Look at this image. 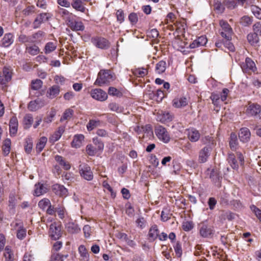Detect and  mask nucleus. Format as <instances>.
Masks as SVG:
<instances>
[{
    "mask_svg": "<svg viewBox=\"0 0 261 261\" xmlns=\"http://www.w3.org/2000/svg\"><path fill=\"white\" fill-rule=\"evenodd\" d=\"M56 211L60 218L63 219L65 217L66 210L64 207L59 206L56 208Z\"/></svg>",
    "mask_w": 261,
    "mask_h": 261,
    "instance_id": "60",
    "label": "nucleus"
},
{
    "mask_svg": "<svg viewBox=\"0 0 261 261\" xmlns=\"http://www.w3.org/2000/svg\"><path fill=\"white\" fill-rule=\"evenodd\" d=\"M113 80V76L110 70H101L94 83L95 85L101 86L103 84H107Z\"/></svg>",
    "mask_w": 261,
    "mask_h": 261,
    "instance_id": "1",
    "label": "nucleus"
},
{
    "mask_svg": "<svg viewBox=\"0 0 261 261\" xmlns=\"http://www.w3.org/2000/svg\"><path fill=\"white\" fill-rule=\"evenodd\" d=\"M84 138V136L82 134L75 135L73 137V139L71 143V146L75 148H80L82 145Z\"/></svg>",
    "mask_w": 261,
    "mask_h": 261,
    "instance_id": "27",
    "label": "nucleus"
},
{
    "mask_svg": "<svg viewBox=\"0 0 261 261\" xmlns=\"http://www.w3.org/2000/svg\"><path fill=\"white\" fill-rule=\"evenodd\" d=\"M66 25L73 31H83L85 29V26L81 21L77 20L72 17L68 20Z\"/></svg>",
    "mask_w": 261,
    "mask_h": 261,
    "instance_id": "9",
    "label": "nucleus"
},
{
    "mask_svg": "<svg viewBox=\"0 0 261 261\" xmlns=\"http://www.w3.org/2000/svg\"><path fill=\"white\" fill-rule=\"evenodd\" d=\"M133 74L139 77H143L147 74V70L144 68H137L133 70Z\"/></svg>",
    "mask_w": 261,
    "mask_h": 261,
    "instance_id": "46",
    "label": "nucleus"
},
{
    "mask_svg": "<svg viewBox=\"0 0 261 261\" xmlns=\"http://www.w3.org/2000/svg\"><path fill=\"white\" fill-rule=\"evenodd\" d=\"M28 108L30 111L32 112L36 111L39 109L38 106L37 105V103L35 100L31 101L28 105Z\"/></svg>",
    "mask_w": 261,
    "mask_h": 261,
    "instance_id": "63",
    "label": "nucleus"
},
{
    "mask_svg": "<svg viewBox=\"0 0 261 261\" xmlns=\"http://www.w3.org/2000/svg\"><path fill=\"white\" fill-rule=\"evenodd\" d=\"M18 40L20 42L22 43H27V42L32 43V40H31V36H28L23 34H21L19 36Z\"/></svg>",
    "mask_w": 261,
    "mask_h": 261,
    "instance_id": "57",
    "label": "nucleus"
},
{
    "mask_svg": "<svg viewBox=\"0 0 261 261\" xmlns=\"http://www.w3.org/2000/svg\"><path fill=\"white\" fill-rule=\"evenodd\" d=\"M3 76L5 77V80L0 79V84L5 85L7 82H8L11 80L12 72V70L7 67H4L3 69Z\"/></svg>",
    "mask_w": 261,
    "mask_h": 261,
    "instance_id": "26",
    "label": "nucleus"
},
{
    "mask_svg": "<svg viewBox=\"0 0 261 261\" xmlns=\"http://www.w3.org/2000/svg\"><path fill=\"white\" fill-rule=\"evenodd\" d=\"M187 98L185 97L175 98L173 101V106L177 108H180L186 106L188 105Z\"/></svg>",
    "mask_w": 261,
    "mask_h": 261,
    "instance_id": "29",
    "label": "nucleus"
},
{
    "mask_svg": "<svg viewBox=\"0 0 261 261\" xmlns=\"http://www.w3.org/2000/svg\"><path fill=\"white\" fill-rule=\"evenodd\" d=\"M33 122V117L32 115L30 114H26L23 120V123L24 125V128L25 129H28L29 128Z\"/></svg>",
    "mask_w": 261,
    "mask_h": 261,
    "instance_id": "34",
    "label": "nucleus"
},
{
    "mask_svg": "<svg viewBox=\"0 0 261 261\" xmlns=\"http://www.w3.org/2000/svg\"><path fill=\"white\" fill-rule=\"evenodd\" d=\"M79 171L81 176L87 180H92L93 174L91 168L87 165H80Z\"/></svg>",
    "mask_w": 261,
    "mask_h": 261,
    "instance_id": "10",
    "label": "nucleus"
},
{
    "mask_svg": "<svg viewBox=\"0 0 261 261\" xmlns=\"http://www.w3.org/2000/svg\"><path fill=\"white\" fill-rule=\"evenodd\" d=\"M212 151L210 146H205L201 149L199 152V161L200 163H205L207 161Z\"/></svg>",
    "mask_w": 261,
    "mask_h": 261,
    "instance_id": "14",
    "label": "nucleus"
},
{
    "mask_svg": "<svg viewBox=\"0 0 261 261\" xmlns=\"http://www.w3.org/2000/svg\"><path fill=\"white\" fill-rule=\"evenodd\" d=\"M62 236L60 225L54 222L50 224L49 230V236L54 240H58Z\"/></svg>",
    "mask_w": 261,
    "mask_h": 261,
    "instance_id": "7",
    "label": "nucleus"
},
{
    "mask_svg": "<svg viewBox=\"0 0 261 261\" xmlns=\"http://www.w3.org/2000/svg\"><path fill=\"white\" fill-rule=\"evenodd\" d=\"M90 95L93 98L100 101H103L108 98L106 92L101 89L96 88L92 90Z\"/></svg>",
    "mask_w": 261,
    "mask_h": 261,
    "instance_id": "11",
    "label": "nucleus"
},
{
    "mask_svg": "<svg viewBox=\"0 0 261 261\" xmlns=\"http://www.w3.org/2000/svg\"><path fill=\"white\" fill-rule=\"evenodd\" d=\"M51 16L52 15L49 13H40L34 21V28H38L42 23L48 21Z\"/></svg>",
    "mask_w": 261,
    "mask_h": 261,
    "instance_id": "12",
    "label": "nucleus"
},
{
    "mask_svg": "<svg viewBox=\"0 0 261 261\" xmlns=\"http://www.w3.org/2000/svg\"><path fill=\"white\" fill-rule=\"evenodd\" d=\"M116 15L117 21L120 23H122L124 21V14L122 10H118L116 12Z\"/></svg>",
    "mask_w": 261,
    "mask_h": 261,
    "instance_id": "59",
    "label": "nucleus"
},
{
    "mask_svg": "<svg viewBox=\"0 0 261 261\" xmlns=\"http://www.w3.org/2000/svg\"><path fill=\"white\" fill-rule=\"evenodd\" d=\"M5 257V261H14V254L11 249L8 247H6L4 253Z\"/></svg>",
    "mask_w": 261,
    "mask_h": 261,
    "instance_id": "44",
    "label": "nucleus"
},
{
    "mask_svg": "<svg viewBox=\"0 0 261 261\" xmlns=\"http://www.w3.org/2000/svg\"><path fill=\"white\" fill-rule=\"evenodd\" d=\"M18 120L16 117H13L10 119L9 122V131L11 136H14L17 132Z\"/></svg>",
    "mask_w": 261,
    "mask_h": 261,
    "instance_id": "20",
    "label": "nucleus"
},
{
    "mask_svg": "<svg viewBox=\"0 0 261 261\" xmlns=\"http://www.w3.org/2000/svg\"><path fill=\"white\" fill-rule=\"evenodd\" d=\"M154 92L155 100L157 102H160L164 97V94L161 90H158Z\"/></svg>",
    "mask_w": 261,
    "mask_h": 261,
    "instance_id": "58",
    "label": "nucleus"
},
{
    "mask_svg": "<svg viewBox=\"0 0 261 261\" xmlns=\"http://www.w3.org/2000/svg\"><path fill=\"white\" fill-rule=\"evenodd\" d=\"M68 256V254L63 255L60 253H54L51 255V258L53 261H63Z\"/></svg>",
    "mask_w": 261,
    "mask_h": 261,
    "instance_id": "52",
    "label": "nucleus"
},
{
    "mask_svg": "<svg viewBox=\"0 0 261 261\" xmlns=\"http://www.w3.org/2000/svg\"><path fill=\"white\" fill-rule=\"evenodd\" d=\"M79 251L82 257L81 260L87 261L89 258V254L87 250L84 245H80L79 247Z\"/></svg>",
    "mask_w": 261,
    "mask_h": 261,
    "instance_id": "41",
    "label": "nucleus"
},
{
    "mask_svg": "<svg viewBox=\"0 0 261 261\" xmlns=\"http://www.w3.org/2000/svg\"><path fill=\"white\" fill-rule=\"evenodd\" d=\"M166 69V63L164 61H160L155 66V71L159 74L163 73Z\"/></svg>",
    "mask_w": 261,
    "mask_h": 261,
    "instance_id": "43",
    "label": "nucleus"
},
{
    "mask_svg": "<svg viewBox=\"0 0 261 261\" xmlns=\"http://www.w3.org/2000/svg\"><path fill=\"white\" fill-rule=\"evenodd\" d=\"M12 226L14 229L18 228L16 236L17 238L20 240L23 239L27 234V229L23 227L21 223L16 222L15 224H11Z\"/></svg>",
    "mask_w": 261,
    "mask_h": 261,
    "instance_id": "16",
    "label": "nucleus"
},
{
    "mask_svg": "<svg viewBox=\"0 0 261 261\" xmlns=\"http://www.w3.org/2000/svg\"><path fill=\"white\" fill-rule=\"evenodd\" d=\"M14 42V36L11 33L5 34L1 40V46L4 47L10 46Z\"/></svg>",
    "mask_w": 261,
    "mask_h": 261,
    "instance_id": "18",
    "label": "nucleus"
},
{
    "mask_svg": "<svg viewBox=\"0 0 261 261\" xmlns=\"http://www.w3.org/2000/svg\"><path fill=\"white\" fill-rule=\"evenodd\" d=\"M11 142L10 139H6L3 142V151L5 155H7L10 151Z\"/></svg>",
    "mask_w": 261,
    "mask_h": 261,
    "instance_id": "38",
    "label": "nucleus"
},
{
    "mask_svg": "<svg viewBox=\"0 0 261 261\" xmlns=\"http://www.w3.org/2000/svg\"><path fill=\"white\" fill-rule=\"evenodd\" d=\"M252 22V19L247 16L242 17L240 20V23L244 26H248Z\"/></svg>",
    "mask_w": 261,
    "mask_h": 261,
    "instance_id": "56",
    "label": "nucleus"
},
{
    "mask_svg": "<svg viewBox=\"0 0 261 261\" xmlns=\"http://www.w3.org/2000/svg\"><path fill=\"white\" fill-rule=\"evenodd\" d=\"M100 124L99 120H90L87 125V128L89 131L93 130Z\"/></svg>",
    "mask_w": 261,
    "mask_h": 261,
    "instance_id": "48",
    "label": "nucleus"
},
{
    "mask_svg": "<svg viewBox=\"0 0 261 261\" xmlns=\"http://www.w3.org/2000/svg\"><path fill=\"white\" fill-rule=\"evenodd\" d=\"M57 45L55 43L52 42H49L47 43L45 46V53L47 54H49L56 49Z\"/></svg>",
    "mask_w": 261,
    "mask_h": 261,
    "instance_id": "49",
    "label": "nucleus"
},
{
    "mask_svg": "<svg viewBox=\"0 0 261 261\" xmlns=\"http://www.w3.org/2000/svg\"><path fill=\"white\" fill-rule=\"evenodd\" d=\"M136 131L144 133L149 136H151L153 134L152 129L150 125H146L141 127L138 126L136 129Z\"/></svg>",
    "mask_w": 261,
    "mask_h": 261,
    "instance_id": "40",
    "label": "nucleus"
},
{
    "mask_svg": "<svg viewBox=\"0 0 261 261\" xmlns=\"http://www.w3.org/2000/svg\"><path fill=\"white\" fill-rule=\"evenodd\" d=\"M73 110L71 109H66L63 113L62 116L60 118V122H62L65 120L70 119L73 115Z\"/></svg>",
    "mask_w": 261,
    "mask_h": 261,
    "instance_id": "39",
    "label": "nucleus"
},
{
    "mask_svg": "<svg viewBox=\"0 0 261 261\" xmlns=\"http://www.w3.org/2000/svg\"><path fill=\"white\" fill-rule=\"evenodd\" d=\"M200 235L204 238L211 237L214 233V230L211 226L203 225L199 230Z\"/></svg>",
    "mask_w": 261,
    "mask_h": 261,
    "instance_id": "19",
    "label": "nucleus"
},
{
    "mask_svg": "<svg viewBox=\"0 0 261 261\" xmlns=\"http://www.w3.org/2000/svg\"><path fill=\"white\" fill-rule=\"evenodd\" d=\"M53 192L60 196H66L67 195V190L62 185L55 184L53 186Z\"/></svg>",
    "mask_w": 261,
    "mask_h": 261,
    "instance_id": "22",
    "label": "nucleus"
},
{
    "mask_svg": "<svg viewBox=\"0 0 261 261\" xmlns=\"http://www.w3.org/2000/svg\"><path fill=\"white\" fill-rule=\"evenodd\" d=\"M50 204H51V203L47 198H43L38 203L39 207L43 210L47 208L48 206H50Z\"/></svg>",
    "mask_w": 261,
    "mask_h": 261,
    "instance_id": "51",
    "label": "nucleus"
},
{
    "mask_svg": "<svg viewBox=\"0 0 261 261\" xmlns=\"http://www.w3.org/2000/svg\"><path fill=\"white\" fill-rule=\"evenodd\" d=\"M210 98L212 101V103L214 105L218 106L219 105V101L221 98L219 95L215 93H212Z\"/></svg>",
    "mask_w": 261,
    "mask_h": 261,
    "instance_id": "61",
    "label": "nucleus"
},
{
    "mask_svg": "<svg viewBox=\"0 0 261 261\" xmlns=\"http://www.w3.org/2000/svg\"><path fill=\"white\" fill-rule=\"evenodd\" d=\"M65 130V126H60L57 130L50 137L49 140L51 142L54 143L58 141L61 137Z\"/></svg>",
    "mask_w": 261,
    "mask_h": 261,
    "instance_id": "21",
    "label": "nucleus"
},
{
    "mask_svg": "<svg viewBox=\"0 0 261 261\" xmlns=\"http://www.w3.org/2000/svg\"><path fill=\"white\" fill-rule=\"evenodd\" d=\"M128 20L132 25H135L138 21V16L137 13H130L128 17Z\"/></svg>",
    "mask_w": 261,
    "mask_h": 261,
    "instance_id": "55",
    "label": "nucleus"
},
{
    "mask_svg": "<svg viewBox=\"0 0 261 261\" xmlns=\"http://www.w3.org/2000/svg\"><path fill=\"white\" fill-rule=\"evenodd\" d=\"M253 30L258 35L261 36V22L255 23L253 25Z\"/></svg>",
    "mask_w": 261,
    "mask_h": 261,
    "instance_id": "64",
    "label": "nucleus"
},
{
    "mask_svg": "<svg viewBox=\"0 0 261 261\" xmlns=\"http://www.w3.org/2000/svg\"><path fill=\"white\" fill-rule=\"evenodd\" d=\"M160 231L156 225H153L151 226L149 230L148 237L150 241H154L159 236Z\"/></svg>",
    "mask_w": 261,
    "mask_h": 261,
    "instance_id": "23",
    "label": "nucleus"
},
{
    "mask_svg": "<svg viewBox=\"0 0 261 261\" xmlns=\"http://www.w3.org/2000/svg\"><path fill=\"white\" fill-rule=\"evenodd\" d=\"M60 91V87L58 86L54 85L47 90L46 96L50 99H53L59 95Z\"/></svg>",
    "mask_w": 261,
    "mask_h": 261,
    "instance_id": "28",
    "label": "nucleus"
},
{
    "mask_svg": "<svg viewBox=\"0 0 261 261\" xmlns=\"http://www.w3.org/2000/svg\"><path fill=\"white\" fill-rule=\"evenodd\" d=\"M241 68L244 73L251 74L257 70V67L254 61L250 58H246L245 61L241 65Z\"/></svg>",
    "mask_w": 261,
    "mask_h": 261,
    "instance_id": "6",
    "label": "nucleus"
},
{
    "mask_svg": "<svg viewBox=\"0 0 261 261\" xmlns=\"http://www.w3.org/2000/svg\"><path fill=\"white\" fill-rule=\"evenodd\" d=\"M261 111L260 106L256 103H251L248 105L247 108L246 112V114L251 116H256L257 115L258 116L260 114V112Z\"/></svg>",
    "mask_w": 261,
    "mask_h": 261,
    "instance_id": "13",
    "label": "nucleus"
},
{
    "mask_svg": "<svg viewBox=\"0 0 261 261\" xmlns=\"http://www.w3.org/2000/svg\"><path fill=\"white\" fill-rule=\"evenodd\" d=\"M48 190L47 185L38 182L35 185L34 195L39 196L47 193Z\"/></svg>",
    "mask_w": 261,
    "mask_h": 261,
    "instance_id": "15",
    "label": "nucleus"
},
{
    "mask_svg": "<svg viewBox=\"0 0 261 261\" xmlns=\"http://www.w3.org/2000/svg\"><path fill=\"white\" fill-rule=\"evenodd\" d=\"M251 133L249 129L247 127H243L240 129L239 133V137L241 141L247 142L250 138Z\"/></svg>",
    "mask_w": 261,
    "mask_h": 261,
    "instance_id": "17",
    "label": "nucleus"
},
{
    "mask_svg": "<svg viewBox=\"0 0 261 261\" xmlns=\"http://www.w3.org/2000/svg\"><path fill=\"white\" fill-rule=\"evenodd\" d=\"M92 43L97 48L102 49H107L109 48L110 43L106 38L96 37L91 40Z\"/></svg>",
    "mask_w": 261,
    "mask_h": 261,
    "instance_id": "8",
    "label": "nucleus"
},
{
    "mask_svg": "<svg viewBox=\"0 0 261 261\" xmlns=\"http://www.w3.org/2000/svg\"><path fill=\"white\" fill-rule=\"evenodd\" d=\"M90 1L91 0H72L71 6L76 11L86 14L88 12L86 7V3Z\"/></svg>",
    "mask_w": 261,
    "mask_h": 261,
    "instance_id": "5",
    "label": "nucleus"
},
{
    "mask_svg": "<svg viewBox=\"0 0 261 261\" xmlns=\"http://www.w3.org/2000/svg\"><path fill=\"white\" fill-rule=\"evenodd\" d=\"M227 160L232 169L237 170L239 168V164L236 159V156L233 153H228Z\"/></svg>",
    "mask_w": 261,
    "mask_h": 261,
    "instance_id": "32",
    "label": "nucleus"
},
{
    "mask_svg": "<svg viewBox=\"0 0 261 261\" xmlns=\"http://www.w3.org/2000/svg\"><path fill=\"white\" fill-rule=\"evenodd\" d=\"M109 109L113 112H115L117 113H121L122 111V109L121 107H119L118 104L116 102H112L109 104Z\"/></svg>",
    "mask_w": 261,
    "mask_h": 261,
    "instance_id": "50",
    "label": "nucleus"
},
{
    "mask_svg": "<svg viewBox=\"0 0 261 261\" xmlns=\"http://www.w3.org/2000/svg\"><path fill=\"white\" fill-rule=\"evenodd\" d=\"M44 33L42 31H38L37 33L34 34L33 35L31 36V40H33L32 41V43H35L40 41L42 39Z\"/></svg>",
    "mask_w": 261,
    "mask_h": 261,
    "instance_id": "47",
    "label": "nucleus"
},
{
    "mask_svg": "<svg viewBox=\"0 0 261 261\" xmlns=\"http://www.w3.org/2000/svg\"><path fill=\"white\" fill-rule=\"evenodd\" d=\"M188 137L191 142H195L198 141L200 136L198 130L195 128H191L188 130Z\"/></svg>",
    "mask_w": 261,
    "mask_h": 261,
    "instance_id": "25",
    "label": "nucleus"
},
{
    "mask_svg": "<svg viewBox=\"0 0 261 261\" xmlns=\"http://www.w3.org/2000/svg\"><path fill=\"white\" fill-rule=\"evenodd\" d=\"M24 150L26 153H31L33 148V139L31 138L28 137L25 139Z\"/></svg>",
    "mask_w": 261,
    "mask_h": 261,
    "instance_id": "42",
    "label": "nucleus"
},
{
    "mask_svg": "<svg viewBox=\"0 0 261 261\" xmlns=\"http://www.w3.org/2000/svg\"><path fill=\"white\" fill-rule=\"evenodd\" d=\"M251 10L253 15L258 19H261V9L256 6H252Z\"/></svg>",
    "mask_w": 261,
    "mask_h": 261,
    "instance_id": "53",
    "label": "nucleus"
},
{
    "mask_svg": "<svg viewBox=\"0 0 261 261\" xmlns=\"http://www.w3.org/2000/svg\"><path fill=\"white\" fill-rule=\"evenodd\" d=\"M229 146L232 151H236L237 155L238 156L241 165L243 164L244 160V156L240 151H238L239 149V146L237 137L235 133H231L230 134Z\"/></svg>",
    "mask_w": 261,
    "mask_h": 261,
    "instance_id": "3",
    "label": "nucleus"
},
{
    "mask_svg": "<svg viewBox=\"0 0 261 261\" xmlns=\"http://www.w3.org/2000/svg\"><path fill=\"white\" fill-rule=\"evenodd\" d=\"M47 138L46 137H42L39 140L36 144V149L37 152H40L43 149L47 143Z\"/></svg>",
    "mask_w": 261,
    "mask_h": 261,
    "instance_id": "35",
    "label": "nucleus"
},
{
    "mask_svg": "<svg viewBox=\"0 0 261 261\" xmlns=\"http://www.w3.org/2000/svg\"><path fill=\"white\" fill-rule=\"evenodd\" d=\"M154 133L160 141L165 143H168L170 141L171 138L169 133L163 126L156 125L154 128Z\"/></svg>",
    "mask_w": 261,
    "mask_h": 261,
    "instance_id": "4",
    "label": "nucleus"
},
{
    "mask_svg": "<svg viewBox=\"0 0 261 261\" xmlns=\"http://www.w3.org/2000/svg\"><path fill=\"white\" fill-rule=\"evenodd\" d=\"M55 160L64 169L66 170L70 169L71 167L70 164L65 161L62 156L56 155L55 156Z\"/></svg>",
    "mask_w": 261,
    "mask_h": 261,
    "instance_id": "31",
    "label": "nucleus"
},
{
    "mask_svg": "<svg viewBox=\"0 0 261 261\" xmlns=\"http://www.w3.org/2000/svg\"><path fill=\"white\" fill-rule=\"evenodd\" d=\"M26 51L32 56L38 55L40 52L39 48L36 45L29 46L26 47Z\"/></svg>",
    "mask_w": 261,
    "mask_h": 261,
    "instance_id": "45",
    "label": "nucleus"
},
{
    "mask_svg": "<svg viewBox=\"0 0 261 261\" xmlns=\"http://www.w3.org/2000/svg\"><path fill=\"white\" fill-rule=\"evenodd\" d=\"M247 40L251 45H255L259 42L258 35L254 32L247 35Z\"/></svg>",
    "mask_w": 261,
    "mask_h": 261,
    "instance_id": "36",
    "label": "nucleus"
},
{
    "mask_svg": "<svg viewBox=\"0 0 261 261\" xmlns=\"http://www.w3.org/2000/svg\"><path fill=\"white\" fill-rule=\"evenodd\" d=\"M67 227L68 231L72 233H76L81 231V228L79 225L73 222L68 223Z\"/></svg>",
    "mask_w": 261,
    "mask_h": 261,
    "instance_id": "37",
    "label": "nucleus"
},
{
    "mask_svg": "<svg viewBox=\"0 0 261 261\" xmlns=\"http://www.w3.org/2000/svg\"><path fill=\"white\" fill-rule=\"evenodd\" d=\"M160 121L163 123L171 122L173 119V115L167 112H164L160 116Z\"/></svg>",
    "mask_w": 261,
    "mask_h": 261,
    "instance_id": "33",
    "label": "nucleus"
},
{
    "mask_svg": "<svg viewBox=\"0 0 261 261\" xmlns=\"http://www.w3.org/2000/svg\"><path fill=\"white\" fill-rule=\"evenodd\" d=\"M57 13L63 19L65 20L66 23L72 17L73 15L72 13L63 8H59Z\"/></svg>",
    "mask_w": 261,
    "mask_h": 261,
    "instance_id": "24",
    "label": "nucleus"
},
{
    "mask_svg": "<svg viewBox=\"0 0 261 261\" xmlns=\"http://www.w3.org/2000/svg\"><path fill=\"white\" fill-rule=\"evenodd\" d=\"M31 84L32 89L34 90H37L41 88L42 85V82L40 80L37 79L35 80H33Z\"/></svg>",
    "mask_w": 261,
    "mask_h": 261,
    "instance_id": "54",
    "label": "nucleus"
},
{
    "mask_svg": "<svg viewBox=\"0 0 261 261\" xmlns=\"http://www.w3.org/2000/svg\"><path fill=\"white\" fill-rule=\"evenodd\" d=\"M182 227L185 231H190L193 228V224L191 221L184 222L182 223Z\"/></svg>",
    "mask_w": 261,
    "mask_h": 261,
    "instance_id": "62",
    "label": "nucleus"
},
{
    "mask_svg": "<svg viewBox=\"0 0 261 261\" xmlns=\"http://www.w3.org/2000/svg\"><path fill=\"white\" fill-rule=\"evenodd\" d=\"M219 25L221 29L219 32L222 37L226 40H231L233 31L229 23L225 20H220L219 21Z\"/></svg>",
    "mask_w": 261,
    "mask_h": 261,
    "instance_id": "2",
    "label": "nucleus"
},
{
    "mask_svg": "<svg viewBox=\"0 0 261 261\" xmlns=\"http://www.w3.org/2000/svg\"><path fill=\"white\" fill-rule=\"evenodd\" d=\"M57 111L54 108L50 109L49 114L44 118L43 126H44L45 124L50 123L54 120L55 116L56 115Z\"/></svg>",
    "mask_w": 261,
    "mask_h": 261,
    "instance_id": "30",
    "label": "nucleus"
}]
</instances>
